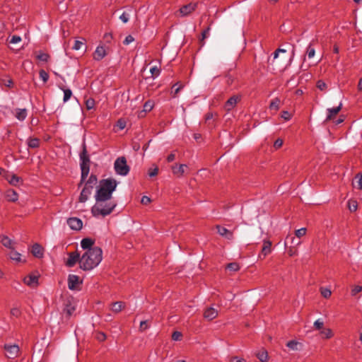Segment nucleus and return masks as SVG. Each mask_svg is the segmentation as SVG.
<instances>
[{
    "label": "nucleus",
    "mask_w": 362,
    "mask_h": 362,
    "mask_svg": "<svg viewBox=\"0 0 362 362\" xmlns=\"http://www.w3.org/2000/svg\"><path fill=\"white\" fill-rule=\"evenodd\" d=\"M306 230H307L305 228H301L298 230H296L295 234L298 238H301L306 234Z\"/></svg>",
    "instance_id": "50"
},
{
    "label": "nucleus",
    "mask_w": 362,
    "mask_h": 362,
    "mask_svg": "<svg viewBox=\"0 0 362 362\" xmlns=\"http://www.w3.org/2000/svg\"><path fill=\"white\" fill-rule=\"evenodd\" d=\"M315 50L314 47L310 45L307 48L306 54L309 59L313 58L315 56Z\"/></svg>",
    "instance_id": "46"
},
{
    "label": "nucleus",
    "mask_w": 362,
    "mask_h": 362,
    "mask_svg": "<svg viewBox=\"0 0 362 362\" xmlns=\"http://www.w3.org/2000/svg\"><path fill=\"white\" fill-rule=\"evenodd\" d=\"M256 356L261 362H267L268 360V353L264 349L257 353Z\"/></svg>",
    "instance_id": "28"
},
{
    "label": "nucleus",
    "mask_w": 362,
    "mask_h": 362,
    "mask_svg": "<svg viewBox=\"0 0 362 362\" xmlns=\"http://www.w3.org/2000/svg\"><path fill=\"white\" fill-rule=\"evenodd\" d=\"M5 197L8 202H16L18 199V193L13 189H8L5 192Z\"/></svg>",
    "instance_id": "19"
},
{
    "label": "nucleus",
    "mask_w": 362,
    "mask_h": 362,
    "mask_svg": "<svg viewBox=\"0 0 362 362\" xmlns=\"http://www.w3.org/2000/svg\"><path fill=\"white\" fill-rule=\"evenodd\" d=\"M356 178H358V188L362 189V175H357Z\"/></svg>",
    "instance_id": "64"
},
{
    "label": "nucleus",
    "mask_w": 362,
    "mask_h": 362,
    "mask_svg": "<svg viewBox=\"0 0 362 362\" xmlns=\"http://www.w3.org/2000/svg\"><path fill=\"white\" fill-rule=\"evenodd\" d=\"M182 334L180 332L175 331L172 334V339L174 341H180L181 340Z\"/></svg>",
    "instance_id": "48"
},
{
    "label": "nucleus",
    "mask_w": 362,
    "mask_h": 362,
    "mask_svg": "<svg viewBox=\"0 0 362 362\" xmlns=\"http://www.w3.org/2000/svg\"><path fill=\"white\" fill-rule=\"evenodd\" d=\"M93 189V188L91 185L88 186L85 184V186L79 196V202L82 203L86 202L88 199L89 196L91 194Z\"/></svg>",
    "instance_id": "10"
},
{
    "label": "nucleus",
    "mask_w": 362,
    "mask_h": 362,
    "mask_svg": "<svg viewBox=\"0 0 362 362\" xmlns=\"http://www.w3.org/2000/svg\"><path fill=\"white\" fill-rule=\"evenodd\" d=\"M8 181L11 185L16 186L21 181V178L16 175H13L10 178H8Z\"/></svg>",
    "instance_id": "34"
},
{
    "label": "nucleus",
    "mask_w": 362,
    "mask_h": 362,
    "mask_svg": "<svg viewBox=\"0 0 362 362\" xmlns=\"http://www.w3.org/2000/svg\"><path fill=\"white\" fill-rule=\"evenodd\" d=\"M148 327L146 320H144L140 322V326H139L140 331L143 332V331L147 329Z\"/></svg>",
    "instance_id": "60"
},
{
    "label": "nucleus",
    "mask_w": 362,
    "mask_h": 362,
    "mask_svg": "<svg viewBox=\"0 0 362 362\" xmlns=\"http://www.w3.org/2000/svg\"><path fill=\"white\" fill-rule=\"evenodd\" d=\"M59 87L64 92V98H63L64 103L67 102L71 98V97L72 95V91L70 89L64 88V87H62V86H59Z\"/></svg>",
    "instance_id": "27"
},
{
    "label": "nucleus",
    "mask_w": 362,
    "mask_h": 362,
    "mask_svg": "<svg viewBox=\"0 0 362 362\" xmlns=\"http://www.w3.org/2000/svg\"><path fill=\"white\" fill-rule=\"evenodd\" d=\"M218 316V310L213 307L207 308L204 312V317L208 320H212Z\"/></svg>",
    "instance_id": "14"
},
{
    "label": "nucleus",
    "mask_w": 362,
    "mask_h": 362,
    "mask_svg": "<svg viewBox=\"0 0 362 362\" xmlns=\"http://www.w3.org/2000/svg\"><path fill=\"white\" fill-rule=\"evenodd\" d=\"M97 181H98L97 176L92 174L89 177V178L87 180V182H86V185H87L88 186L91 185L92 187L93 188L94 186L96 185Z\"/></svg>",
    "instance_id": "39"
},
{
    "label": "nucleus",
    "mask_w": 362,
    "mask_h": 362,
    "mask_svg": "<svg viewBox=\"0 0 362 362\" xmlns=\"http://www.w3.org/2000/svg\"><path fill=\"white\" fill-rule=\"evenodd\" d=\"M2 245L6 247H8L11 250L13 249V241L7 236H3V238H1V240Z\"/></svg>",
    "instance_id": "30"
},
{
    "label": "nucleus",
    "mask_w": 362,
    "mask_h": 362,
    "mask_svg": "<svg viewBox=\"0 0 362 362\" xmlns=\"http://www.w3.org/2000/svg\"><path fill=\"white\" fill-rule=\"evenodd\" d=\"M9 257L11 259L16 261L18 262H21V255L16 251L14 249H12L9 253Z\"/></svg>",
    "instance_id": "29"
},
{
    "label": "nucleus",
    "mask_w": 362,
    "mask_h": 362,
    "mask_svg": "<svg viewBox=\"0 0 362 362\" xmlns=\"http://www.w3.org/2000/svg\"><path fill=\"white\" fill-rule=\"evenodd\" d=\"M321 294L324 298H328L330 297L332 293L331 291L328 288H321Z\"/></svg>",
    "instance_id": "52"
},
{
    "label": "nucleus",
    "mask_w": 362,
    "mask_h": 362,
    "mask_svg": "<svg viewBox=\"0 0 362 362\" xmlns=\"http://www.w3.org/2000/svg\"><path fill=\"white\" fill-rule=\"evenodd\" d=\"M342 104L340 103L339 106L332 108H328L327 110V115L325 121H329L332 119L341 110Z\"/></svg>",
    "instance_id": "15"
},
{
    "label": "nucleus",
    "mask_w": 362,
    "mask_h": 362,
    "mask_svg": "<svg viewBox=\"0 0 362 362\" xmlns=\"http://www.w3.org/2000/svg\"><path fill=\"white\" fill-rule=\"evenodd\" d=\"M321 334L325 335V339H330L334 335L332 329L329 328L322 329Z\"/></svg>",
    "instance_id": "42"
},
{
    "label": "nucleus",
    "mask_w": 362,
    "mask_h": 362,
    "mask_svg": "<svg viewBox=\"0 0 362 362\" xmlns=\"http://www.w3.org/2000/svg\"><path fill=\"white\" fill-rule=\"evenodd\" d=\"M94 243H95L94 240L91 238H83L81 241V246L83 250H88L90 249L93 248V247H92V246L94 245Z\"/></svg>",
    "instance_id": "22"
},
{
    "label": "nucleus",
    "mask_w": 362,
    "mask_h": 362,
    "mask_svg": "<svg viewBox=\"0 0 362 362\" xmlns=\"http://www.w3.org/2000/svg\"><path fill=\"white\" fill-rule=\"evenodd\" d=\"M141 202L142 204L147 205L151 202V199L147 196H143Z\"/></svg>",
    "instance_id": "62"
},
{
    "label": "nucleus",
    "mask_w": 362,
    "mask_h": 362,
    "mask_svg": "<svg viewBox=\"0 0 362 362\" xmlns=\"http://www.w3.org/2000/svg\"><path fill=\"white\" fill-rule=\"evenodd\" d=\"M134 37H133V36H132L131 35H127V36L125 37L124 40L123 41V43H124V45H129V44L132 43V42H134Z\"/></svg>",
    "instance_id": "57"
},
{
    "label": "nucleus",
    "mask_w": 362,
    "mask_h": 362,
    "mask_svg": "<svg viewBox=\"0 0 362 362\" xmlns=\"http://www.w3.org/2000/svg\"><path fill=\"white\" fill-rule=\"evenodd\" d=\"M0 83L9 88L12 87L13 85V81L11 78L1 79Z\"/></svg>",
    "instance_id": "47"
},
{
    "label": "nucleus",
    "mask_w": 362,
    "mask_h": 362,
    "mask_svg": "<svg viewBox=\"0 0 362 362\" xmlns=\"http://www.w3.org/2000/svg\"><path fill=\"white\" fill-rule=\"evenodd\" d=\"M40 78L42 80L44 83H47L49 79V74L43 69H41L39 71Z\"/></svg>",
    "instance_id": "43"
},
{
    "label": "nucleus",
    "mask_w": 362,
    "mask_h": 362,
    "mask_svg": "<svg viewBox=\"0 0 362 362\" xmlns=\"http://www.w3.org/2000/svg\"><path fill=\"white\" fill-rule=\"evenodd\" d=\"M95 199V204L91 208V214L94 217H105L110 214L117 206V202L111 199L100 200Z\"/></svg>",
    "instance_id": "2"
},
{
    "label": "nucleus",
    "mask_w": 362,
    "mask_h": 362,
    "mask_svg": "<svg viewBox=\"0 0 362 362\" xmlns=\"http://www.w3.org/2000/svg\"><path fill=\"white\" fill-rule=\"evenodd\" d=\"M158 173V167H155L153 168H150L148 170V175L150 177H154V176L157 175Z\"/></svg>",
    "instance_id": "56"
},
{
    "label": "nucleus",
    "mask_w": 362,
    "mask_h": 362,
    "mask_svg": "<svg viewBox=\"0 0 362 362\" xmlns=\"http://www.w3.org/2000/svg\"><path fill=\"white\" fill-rule=\"evenodd\" d=\"M107 55L104 46H98L93 54V59L95 61L102 60Z\"/></svg>",
    "instance_id": "12"
},
{
    "label": "nucleus",
    "mask_w": 362,
    "mask_h": 362,
    "mask_svg": "<svg viewBox=\"0 0 362 362\" xmlns=\"http://www.w3.org/2000/svg\"><path fill=\"white\" fill-rule=\"evenodd\" d=\"M240 100V96L233 95L225 103V105H224L225 110L227 112H230L231 110H233L235 107L238 102Z\"/></svg>",
    "instance_id": "9"
},
{
    "label": "nucleus",
    "mask_w": 362,
    "mask_h": 362,
    "mask_svg": "<svg viewBox=\"0 0 362 362\" xmlns=\"http://www.w3.org/2000/svg\"><path fill=\"white\" fill-rule=\"evenodd\" d=\"M21 310L18 307H13L11 309L10 314L12 317L18 318L21 315Z\"/></svg>",
    "instance_id": "38"
},
{
    "label": "nucleus",
    "mask_w": 362,
    "mask_h": 362,
    "mask_svg": "<svg viewBox=\"0 0 362 362\" xmlns=\"http://www.w3.org/2000/svg\"><path fill=\"white\" fill-rule=\"evenodd\" d=\"M197 8V4H188L180 8V13L182 16H187L192 13Z\"/></svg>",
    "instance_id": "13"
},
{
    "label": "nucleus",
    "mask_w": 362,
    "mask_h": 362,
    "mask_svg": "<svg viewBox=\"0 0 362 362\" xmlns=\"http://www.w3.org/2000/svg\"><path fill=\"white\" fill-rule=\"evenodd\" d=\"M75 311V307L71 305V304L66 305L65 308L64 309V313L66 314V317H70L74 312Z\"/></svg>",
    "instance_id": "35"
},
{
    "label": "nucleus",
    "mask_w": 362,
    "mask_h": 362,
    "mask_svg": "<svg viewBox=\"0 0 362 362\" xmlns=\"http://www.w3.org/2000/svg\"><path fill=\"white\" fill-rule=\"evenodd\" d=\"M37 59L42 61V62H47L49 59V55L47 53H44V52H40L37 56H36Z\"/></svg>",
    "instance_id": "41"
},
{
    "label": "nucleus",
    "mask_w": 362,
    "mask_h": 362,
    "mask_svg": "<svg viewBox=\"0 0 362 362\" xmlns=\"http://www.w3.org/2000/svg\"><path fill=\"white\" fill-rule=\"evenodd\" d=\"M125 307V303L122 301H117L112 303L111 310L114 313H119Z\"/></svg>",
    "instance_id": "24"
},
{
    "label": "nucleus",
    "mask_w": 362,
    "mask_h": 362,
    "mask_svg": "<svg viewBox=\"0 0 362 362\" xmlns=\"http://www.w3.org/2000/svg\"><path fill=\"white\" fill-rule=\"evenodd\" d=\"M28 115L27 110L25 108H17L16 109V115L15 117L19 121H23Z\"/></svg>",
    "instance_id": "23"
},
{
    "label": "nucleus",
    "mask_w": 362,
    "mask_h": 362,
    "mask_svg": "<svg viewBox=\"0 0 362 362\" xmlns=\"http://www.w3.org/2000/svg\"><path fill=\"white\" fill-rule=\"evenodd\" d=\"M31 252L37 258H42L44 255L43 247L38 243H35L32 247Z\"/></svg>",
    "instance_id": "16"
},
{
    "label": "nucleus",
    "mask_w": 362,
    "mask_h": 362,
    "mask_svg": "<svg viewBox=\"0 0 362 362\" xmlns=\"http://www.w3.org/2000/svg\"><path fill=\"white\" fill-rule=\"evenodd\" d=\"M187 168V166L186 165L180 164V165L173 166L172 170L175 175L177 177H182L184 175Z\"/></svg>",
    "instance_id": "21"
},
{
    "label": "nucleus",
    "mask_w": 362,
    "mask_h": 362,
    "mask_svg": "<svg viewBox=\"0 0 362 362\" xmlns=\"http://www.w3.org/2000/svg\"><path fill=\"white\" fill-rule=\"evenodd\" d=\"M153 103L150 100L146 101L144 105V108L145 111H151L153 108Z\"/></svg>",
    "instance_id": "55"
},
{
    "label": "nucleus",
    "mask_w": 362,
    "mask_h": 362,
    "mask_svg": "<svg viewBox=\"0 0 362 362\" xmlns=\"http://www.w3.org/2000/svg\"><path fill=\"white\" fill-rule=\"evenodd\" d=\"M361 291H362L361 286H356L351 290V295L356 296L358 293L361 292Z\"/></svg>",
    "instance_id": "58"
},
{
    "label": "nucleus",
    "mask_w": 362,
    "mask_h": 362,
    "mask_svg": "<svg viewBox=\"0 0 362 362\" xmlns=\"http://www.w3.org/2000/svg\"><path fill=\"white\" fill-rule=\"evenodd\" d=\"M348 208L350 211L354 212L357 210L358 203L356 200L351 199L348 202Z\"/></svg>",
    "instance_id": "36"
},
{
    "label": "nucleus",
    "mask_w": 362,
    "mask_h": 362,
    "mask_svg": "<svg viewBox=\"0 0 362 362\" xmlns=\"http://www.w3.org/2000/svg\"><path fill=\"white\" fill-rule=\"evenodd\" d=\"M114 168L117 174L125 176L129 172V167L127 164V160L124 156L119 157L114 163Z\"/></svg>",
    "instance_id": "5"
},
{
    "label": "nucleus",
    "mask_w": 362,
    "mask_h": 362,
    "mask_svg": "<svg viewBox=\"0 0 362 362\" xmlns=\"http://www.w3.org/2000/svg\"><path fill=\"white\" fill-rule=\"evenodd\" d=\"M230 362H246V361L243 358H239L238 356H233L231 358Z\"/></svg>",
    "instance_id": "63"
},
{
    "label": "nucleus",
    "mask_w": 362,
    "mask_h": 362,
    "mask_svg": "<svg viewBox=\"0 0 362 362\" xmlns=\"http://www.w3.org/2000/svg\"><path fill=\"white\" fill-rule=\"evenodd\" d=\"M216 228H217V232L220 235L225 237L226 238H227L228 240L233 239V233L231 231L228 230L226 228L221 226H217Z\"/></svg>",
    "instance_id": "18"
},
{
    "label": "nucleus",
    "mask_w": 362,
    "mask_h": 362,
    "mask_svg": "<svg viewBox=\"0 0 362 362\" xmlns=\"http://www.w3.org/2000/svg\"><path fill=\"white\" fill-rule=\"evenodd\" d=\"M226 268L232 272H237L240 269V266L236 262H231L228 264Z\"/></svg>",
    "instance_id": "40"
},
{
    "label": "nucleus",
    "mask_w": 362,
    "mask_h": 362,
    "mask_svg": "<svg viewBox=\"0 0 362 362\" xmlns=\"http://www.w3.org/2000/svg\"><path fill=\"white\" fill-rule=\"evenodd\" d=\"M40 141L38 138H28L27 141V144L29 148H37L40 146Z\"/></svg>",
    "instance_id": "25"
},
{
    "label": "nucleus",
    "mask_w": 362,
    "mask_h": 362,
    "mask_svg": "<svg viewBox=\"0 0 362 362\" xmlns=\"http://www.w3.org/2000/svg\"><path fill=\"white\" fill-rule=\"evenodd\" d=\"M86 107L88 110L94 108L95 103L93 98H88L86 100Z\"/></svg>",
    "instance_id": "44"
},
{
    "label": "nucleus",
    "mask_w": 362,
    "mask_h": 362,
    "mask_svg": "<svg viewBox=\"0 0 362 362\" xmlns=\"http://www.w3.org/2000/svg\"><path fill=\"white\" fill-rule=\"evenodd\" d=\"M21 41V37L18 35H13L9 40V43L16 44Z\"/></svg>",
    "instance_id": "54"
},
{
    "label": "nucleus",
    "mask_w": 362,
    "mask_h": 362,
    "mask_svg": "<svg viewBox=\"0 0 362 362\" xmlns=\"http://www.w3.org/2000/svg\"><path fill=\"white\" fill-rule=\"evenodd\" d=\"M23 282L29 286H36L38 284V276L33 274L28 275L23 279Z\"/></svg>",
    "instance_id": "17"
},
{
    "label": "nucleus",
    "mask_w": 362,
    "mask_h": 362,
    "mask_svg": "<svg viewBox=\"0 0 362 362\" xmlns=\"http://www.w3.org/2000/svg\"><path fill=\"white\" fill-rule=\"evenodd\" d=\"M84 45V42L83 41H81V40H75L74 42V44L72 47V49H75V50H78L80 49L82 46Z\"/></svg>",
    "instance_id": "49"
},
{
    "label": "nucleus",
    "mask_w": 362,
    "mask_h": 362,
    "mask_svg": "<svg viewBox=\"0 0 362 362\" xmlns=\"http://www.w3.org/2000/svg\"><path fill=\"white\" fill-rule=\"evenodd\" d=\"M68 255L69 258L66 262V266L69 267H72L76 264V262H80V254L77 251L69 252Z\"/></svg>",
    "instance_id": "8"
},
{
    "label": "nucleus",
    "mask_w": 362,
    "mask_h": 362,
    "mask_svg": "<svg viewBox=\"0 0 362 362\" xmlns=\"http://www.w3.org/2000/svg\"><path fill=\"white\" fill-rule=\"evenodd\" d=\"M271 246L272 243L270 241L264 242V245L261 252V255H262L264 257H265L267 255H269L271 252Z\"/></svg>",
    "instance_id": "26"
},
{
    "label": "nucleus",
    "mask_w": 362,
    "mask_h": 362,
    "mask_svg": "<svg viewBox=\"0 0 362 362\" xmlns=\"http://www.w3.org/2000/svg\"><path fill=\"white\" fill-rule=\"evenodd\" d=\"M323 322L321 321L320 320H317L315 322H314V327H315V329H321L323 327Z\"/></svg>",
    "instance_id": "59"
},
{
    "label": "nucleus",
    "mask_w": 362,
    "mask_h": 362,
    "mask_svg": "<svg viewBox=\"0 0 362 362\" xmlns=\"http://www.w3.org/2000/svg\"><path fill=\"white\" fill-rule=\"evenodd\" d=\"M83 281L80 279L79 276L75 274H69L68 276V288L71 291H79L80 286L82 284Z\"/></svg>",
    "instance_id": "6"
},
{
    "label": "nucleus",
    "mask_w": 362,
    "mask_h": 362,
    "mask_svg": "<svg viewBox=\"0 0 362 362\" xmlns=\"http://www.w3.org/2000/svg\"><path fill=\"white\" fill-rule=\"evenodd\" d=\"M103 259V251L99 247L87 250L81 257L80 267L84 271L91 270L97 267Z\"/></svg>",
    "instance_id": "1"
},
{
    "label": "nucleus",
    "mask_w": 362,
    "mask_h": 362,
    "mask_svg": "<svg viewBox=\"0 0 362 362\" xmlns=\"http://www.w3.org/2000/svg\"><path fill=\"white\" fill-rule=\"evenodd\" d=\"M209 30H210V27H208L205 30H204L203 32L202 33V37L199 39V43L202 47L204 46L205 44L204 40H205V38H206L208 37Z\"/></svg>",
    "instance_id": "32"
},
{
    "label": "nucleus",
    "mask_w": 362,
    "mask_h": 362,
    "mask_svg": "<svg viewBox=\"0 0 362 362\" xmlns=\"http://www.w3.org/2000/svg\"><path fill=\"white\" fill-rule=\"evenodd\" d=\"M289 49H290V45L288 46V49H282V48L277 49L274 52V58H273V59L274 60L276 59L278 57L279 53H286ZM291 57L289 59V62H290L293 60V57L295 55V48H294V46H291Z\"/></svg>",
    "instance_id": "20"
},
{
    "label": "nucleus",
    "mask_w": 362,
    "mask_h": 362,
    "mask_svg": "<svg viewBox=\"0 0 362 362\" xmlns=\"http://www.w3.org/2000/svg\"><path fill=\"white\" fill-rule=\"evenodd\" d=\"M4 349L8 353V358H14L18 356L19 348L18 346L13 344V345H8L5 344Z\"/></svg>",
    "instance_id": "11"
},
{
    "label": "nucleus",
    "mask_w": 362,
    "mask_h": 362,
    "mask_svg": "<svg viewBox=\"0 0 362 362\" xmlns=\"http://www.w3.org/2000/svg\"><path fill=\"white\" fill-rule=\"evenodd\" d=\"M179 83H175L173 87H172V96L173 98H176L177 97V93H179V91L182 88L183 86L182 85H178Z\"/></svg>",
    "instance_id": "31"
},
{
    "label": "nucleus",
    "mask_w": 362,
    "mask_h": 362,
    "mask_svg": "<svg viewBox=\"0 0 362 362\" xmlns=\"http://www.w3.org/2000/svg\"><path fill=\"white\" fill-rule=\"evenodd\" d=\"M90 158L88 154L86 146L85 144H83V150L80 153V167L81 170V178L79 186L85 182L86 177L88 175L90 171Z\"/></svg>",
    "instance_id": "4"
},
{
    "label": "nucleus",
    "mask_w": 362,
    "mask_h": 362,
    "mask_svg": "<svg viewBox=\"0 0 362 362\" xmlns=\"http://www.w3.org/2000/svg\"><path fill=\"white\" fill-rule=\"evenodd\" d=\"M67 224L72 229L75 230H79L83 227V222L82 221L76 217H71L67 219Z\"/></svg>",
    "instance_id": "7"
},
{
    "label": "nucleus",
    "mask_w": 362,
    "mask_h": 362,
    "mask_svg": "<svg viewBox=\"0 0 362 362\" xmlns=\"http://www.w3.org/2000/svg\"><path fill=\"white\" fill-rule=\"evenodd\" d=\"M119 19L124 23H126L129 21V14L127 12H123L122 15L119 16Z\"/></svg>",
    "instance_id": "51"
},
{
    "label": "nucleus",
    "mask_w": 362,
    "mask_h": 362,
    "mask_svg": "<svg viewBox=\"0 0 362 362\" xmlns=\"http://www.w3.org/2000/svg\"><path fill=\"white\" fill-rule=\"evenodd\" d=\"M150 72L151 74V77L153 78H156L160 74V69L154 66L150 69Z\"/></svg>",
    "instance_id": "37"
},
{
    "label": "nucleus",
    "mask_w": 362,
    "mask_h": 362,
    "mask_svg": "<svg viewBox=\"0 0 362 362\" xmlns=\"http://www.w3.org/2000/svg\"><path fill=\"white\" fill-rule=\"evenodd\" d=\"M281 117L288 121L291 118V115L288 111H283L281 112Z\"/></svg>",
    "instance_id": "61"
},
{
    "label": "nucleus",
    "mask_w": 362,
    "mask_h": 362,
    "mask_svg": "<svg viewBox=\"0 0 362 362\" xmlns=\"http://www.w3.org/2000/svg\"><path fill=\"white\" fill-rule=\"evenodd\" d=\"M117 182L115 179L101 180L97 187L95 198L100 200L112 198V193L116 189Z\"/></svg>",
    "instance_id": "3"
},
{
    "label": "nucleus",
    "mask_w": 362,
    "mask_h": 362,
    "mask_svg": "<svg viewBox=\"0 0 362 362\" xmlns=\"http://www.w3.org/2000/svg\"><path fill=\"white\" fill-rule=\"evenodd\" d=\"M298 344V343L296 341L291 340L287 342L286 346L291 350H297Z\"/></svg>",
    "instance_id": "45"
},
{
    "label": "nucleus",
    "mask_w": 362,
    "mask_h": 362,
    "mask_svg": "<svg viewBox=\"0 0 362 362\" xmlns=\"http://www.w3.org/2000/svg\"><path fill=\"white\" fill-rule=\"evenodd\" d=\"M280 100L276 98L272 100L269 105L271 110H278L279 109Z\"/></svg>",
    "instance_id": "33"
},
{
    "label": "nucleus",
    "mask_w": 362,
    "mask_h": 362,
    "mask_svg": "<svg viewBox=\"0 0 362 362\" xmlns=\"http://www.w3.org/2000/svg\"><path fill=\"white\" fill-rule=\"evenodd\" d=\"M317 87L320 90H325L327 88V84L322 80H319L317 82Z\"/></svg>",
    "instance_id": "53"
}]
</instances>
